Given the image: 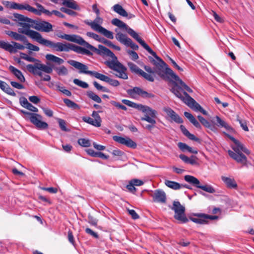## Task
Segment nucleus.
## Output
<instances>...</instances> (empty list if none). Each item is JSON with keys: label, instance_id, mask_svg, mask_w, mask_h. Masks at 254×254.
Wrapping results in <instances>:
<instances>
[{"label": "nucleus", "instance_id": "obj_1", "mask_svg": "<svg viewBox=\"0 0 254 254\" xmlns=\"http://www.w3.org/2000/svg\"><path fill=\"white\" fill-rule=\"evenodd\" d=\"M128 106L134 108L141 111L143 113V116L141 118L142 121H145L148 124H143L142 126L144 128L151 131L155 127L156 121L155 118L157 117V112L147 106L137 104L128 100Z\"/></svg>", "mask_w": 254, "mask_h": 254}, {"label": "nucleus", "instance_id": "obj_2", "mask_svg": "<svg viewBox=\"0 0 254 254\" xmlns=\"http://www.w3.org/2000/svg\"><path fill=\"white\" fill-rule=\"evenodd\" d=\"M99 48L103 50L104 53L111 58L105 62V64L110 69L117 72L116 74L117 76L123 79H127V74L125 72L126 68L118 60L117 57L109 49L100 45Z\"/></svg>", "mask_w": 254, "mask_h": 254}, {"label": "nucleus", "instance_id": "obj_3", "mask_svg": "<svg viewBox=\"0 0 254 254\" xmlns=\"http://www.w3.org/2000/svg\"><path fill=\"white\" fill-rule=\"evenodd\" d=\"M229 138L233 142L232 148L234 151L228 150L229 155L237 162L243 165H246L247 163V158L242 152L247 154H250V151L242 143L233 136H229Z\"/></svg>", "mask_w": 254, "mask_h": 254}, {"label": "nucleus", "instance_id": "obj_4", "mask_svg": "<svg viewBox=\"0 0 254 254\" xmlns=\"http://www.w3.org/2000/svg\"><path fill=\"white\" fill-rule=\"evenodd\" d=\"M158 72L159 75L164 78L165 80L172 81L171 79H174V81L173 82L175 85L173 87H176L181 94L182 88L186 89L190 93L192 92V90L171 69H167V71H164L159 68L158 69Z\"/></svg>", "mask_w": 254, "mask_h": 254}, {"label": "nucleus", "instance_id": "obj_5", "mask_svg": "<svg viewBox=\"0 0 254 254\" xmlns=\"http://www.w3.org/2000/svg\"><path fill=\"white\" fill-rule=\"evenodd\" d=\"M171 91L178 98L183 101L186 104L195 111H199L204 115H207V112L204 110L201 106L191 98L186 92L184 91V96L181 94L176 87H172Z\"/></svg>", "mask_w": 254, "mask_h": 254}, {"label": "nucleus", "instance_id": "obj_6", "mask_svg": "<svg viewBox=\"0 0 254 254\" xmlns=\"http://www.w3.org/2000/svg\"><path fill=\"white\" fill-rule=\"evenodd\" d=\"M35 20L32 19L31 21H24L23 22H19L18 25L22 28H19L18 32L19 33L25 34L38 43L42 37L38 32L30 30V28L34 29Z\"/></svg>", "mask_w": 254, "mask_h": 254}, {"label": "nucleus", "instance_id": "obj_7", "mask_svg": "<svg viewBox=\"0 0 254 254\" xmlns=\"http://www.w3.org/2000/svg\"><path fill=\"white\" fill-rule=\"evenodd\" d=\"M84 22L89 26L92 29L103 35L106 37L110 39L114 38L113 32L101 26L103 22V19L99 15H96V18L93 21L85 20Z\"/></svg>", "mask_w": 254, "mask_h": 254}, {"label": "nucleus", "instance_id": "obj_8", "mask_svg": "<svg viewBox=\"0 0 254 254\" xmlns=\"http://www.w3.org/2000/svg\"><path fill=\"white\" fill-rule=\"evenodd\" d=\"M27 70L34 75H37L41 77H43L42 80L46 81H49L51 80V76L49 75H45L43 77V73L41 71H44L47 73H51L53 71V69L50 66L41 63H35L34 64H29L26 66Z\"/></svg>", "mask_w": 254, "mask_h": 254}, {"label": "nucleus", "instance_id": "obj_9", "mask_svg": "<svg viewBox=\"0 0 254 254\" xmlns=\"http://www.w3.org/2000/svg\"><path fill=\"white\" fill-rule=\"evenodd\" d=\"M154 57L155 58V59H154L153 58L149 57L150 62L154 65L153 69H152L150 66L146 65H145L144 68L145 70L148 73H155L161 78L164 80V78L160 75H159V72H158V69L160 68L163 71H167V69L170 68H169L166 63L157 56V57Z\"/></svg>", "mask_w": 254, "mask_h": 254}, {"label": "nucleus", "instance_id": "obj_10", "mask_svg": "<svg viewBox=\"0 0 254 254\" xmlns=\"http://www.w3.org/2000/svg\"><path fill=\"white\" fill-rule=\"evenodd\" d=\"M57 36L58 37L63 39H65L68 41L75 42L79 45L83 46L93 52H96L98 51V50L96 47L85 41L80 36L76 35H68L66 34H58Z\"/></svg>", "mask_w": 254, "mask_h": 254}, {"label": "nucleus", "instance_id": "obj_11", "mask_svg": "<svg viewBox=\"0 0 254 254\" xmlns=\"http://www.w3.org/2000/svg\"><path fill=\"white\" fill-rule=\"evenodd\" d=\"M39 44L52 48L57 52H69L70 43L57 42L54 43L49 40L45 39L42 37L40 39Z\"/></svg>", "mask_w": 254, "mask_h": 254}, {"label": "nucleus", "instance_id": "obj_12", "mask_svg": "<svg viewBox=\"0 0 254 254\" xmlns=\"http://www.w3.org/2000/svg\"><path fill=\"white\" fill-rule=\"evenodd\" d=\"M184 179L186 182L207 192L213 193L215 192V189L211 186L207 184L205 185H201L199 181L196 178L192 176L186 175L184 177Z\"/></svg>", "mask_w": 254, "mask_h": 254}, {"label": "nucleus", "instance_id": "obj_13", "mask_svg": "<svg viewBox=\"0 0 254 254\" xmlns=\"http://www.w3.org/2000/svg\"><path fill=\"white\" fill-rule=\"evenodd\" d=\"M171 209L175 212L174 218L176 220L182 223H186L188 221V219L186 217L185 214V208L181 204L179 201H174Z\"/></svg>", "mask_w": 254, "mask_h": 254}, {"label": "nucleus", "instance_id": "obj_14", "mask_svg": "<svg viewBox=\"0 0 254 254\" xmlns=\"http://www.w3.org/2000/svg\"><path fill=\"white\" fill-rule=\"evenodd\" d=\"M67 63L75 68L78 69L80 73L89 74L90 76H94L96 78L97 76L98 72L94 71L88 70V66L74 60L68 61Z\"/></svg>", "mask_w": 254, "mask_h": 254}, {"label": "nucleus", "instance_id": "obj_15", "mask_svg": "<svg viewBox=\"0 0 254 254\" xmlns=\"http://www.w3.org/2000/svg\"><path fill=\"white\" fill-rule=\"evenodd\" d=\"M11 44L6 42L4 41H0V48L9 52L10 53H15L17 50H23L25 47L15 42L12 41Z\"/></svg>", "mask_w": 254, "mask_h": 254}, {"label": "nucleus", "instance_id": "obj_16", "mask_svg": "<svg viewBox=\"0 0 254 254\" xmlns=\"http://www.w3.org/2000/svg\"><path fill=\"white\" fill-rule=\"evenodd\" d=\"M128 34L138 42L153 57H157V55L150 47L139 36L138 34L131 28L128 26Z\"/></svg>", "mask_w": 254, "mask_h": 254}, {"label": "nucleus", "instance_id": "obj_17", "mask_svg": "<svg viewBox=\"0 0 254 254\" xmlns=\"http://www.w3.org/2000/svg\"><path fill=\"white\" fill-rule=\"evenodd\" d=\"M42 116L33 113L29 120L37 128L41 130L46 129L48 127V125L47 123L42 121Z\"/></svg>", "mask_w": 254, "mask_h": 254}, {"label": "nucleus", "instance_id": "obj_18", "mask_svg": "<svg viewBox=\"0 0 254 254\" xmlns=\"http://www.w3.org/2000/svg\"><path fill=\"white\" fill-rule=\"evenodd\" d=\"M92 117L93 118H90L89 117H83L82 118V120L84 122L94 127H100L101 125L102 120L98 112L96 111H93L92 114Z\"/></svg>", "mask_w": 254, "mask_h": 254}, {"label": "nucleus", "instance_id": "obj_19", "mask_svg": "<svg viewBox=\"0 0 254 254\" xmlns=\"http://www.w3.org/2000/svg\"><path fill=\"white\" fill-rule=\"evenodd\" d=\"M128 95L130 97L136 98L138 96H140L143 98H150L153 97V95L149 93L138 87H134L132 89L128 90Z\"/></svg>", "mask_w": 254, "mask_h": 254}, {"label": "nucleus", "instance_id": "obj_20", "mask_svg": "<svg viewBox=\"0 0 254 254\" xmlns=\"http://www.w3.org/2000/svg\"><path fill=\"white\" fill-rule=\"evenodd\" d=\"M52 28V25L47 21L35 20L34 29L38 31L49 32L53 31Z\"/></svg>", "mask_w": 254, "mask_h": 254}, {"label": "nucleus", "instance_id": "obj_21", "mask_svg": "<svg viewBox=\"0 0 254 254\" xmlns=\"http://www.w3.org/2000/svg\"><path fill=\"white\" fill-rule=\"evenodd\" d=\"M163 111L167 114L172 121L178 124H181L183 122V119L170 108H165L163 109Z\"/></svg>", "mask_w": 254, "mask_h": 254}, {"label": "nucleus", "instance_id": "obj_22", "mask_svg": "<svg viewBox=\"0 0 254 254\" xmlns=\"http://www.w3.org/2000/svg\"><path fill=\"white\" fill-rule=\"evenodd\" d=\"M152 197L154 202L164 203L166 201V193L162 190H155L153 194L152 195Z\"/></svg>", "mask_w": 254, "mask_h": 254}, {"label": "nucleus", "instance_id": "obj_23", "mask_svg": "<svg viewBox=\"0 0 254 254\" xmlns=\"http://www.w3.org/2000/svg\"><path fill=\"white\" fill-rule=\"evenodd\" d=\"M69 48V51L70 50H72L78 54L86 55L88 56H91L92 55V53L89 50L72 44H70Z\"/></svg>", "mask_w": 254, "mask_h": 254}, {"label": "nucleus", "instance_id": "obj_24", "mask_svg": "<svg viewBox=\"0 0 254 254\" xmlns=\"http://www.w3.org/2000/svg\"><path fill=\"white\" fill-rule=\"evenodd\" d=\"M194 216L196 217L190 218V220L192 222L200 224H206L207 223L206 214L202 213L195 214Z\"/></svg>", "mask_w": 254, "mask_h": 254}, {"label": "nucleus", "instance_id": "obj_25", "mask_svg": "<svg viewBox=\"0 0 254 254\" xmlns=\"http://www.w3.org/2000/svg\"><path fill=\"white\" fill-rule=\"evenodd\" d=\"M96 78L107 82L113 86H118L119 85V82L118 80L112 79L108 76L100 73H98Z\"/></svg>", "mask_w": 254, "mask_h": 254}, {"label": "nucleus", "instance_id": "obj_26", "mask_svg": "<svg viewBox=\"0 0 254 254\" xmlns=\"http://www.w3.org/2000/svg\"><path fill=\"white\" fill-rule=\"evenodd\" d=\"M6 34L15 40L23 42L24 43H25L26 42H27L26 37L20 34L19 33H18L11 31H8L6 32Z\"/></svg>", "mask_w": 254, "mask_h": 254}, {"label": "nucleus", "instance_id": "obj_27", "mask_svg": "<svg viewBox=\"0 0 254 254\" xmlns=\"http://www.w3.org/2000/svg\"><path fill=\"white\" fill-rule=\"evenodd\" d=\"M221 179L228 188H237V184L233 178L222 176Z\"/></svg>", "mask_w": 254, "mask_h": 254}, {"label": "nucleus", "instance_id": "obj_28", "mask_svg": "<svg viewBox=\"0 0 254 254\" xmlns=\"http://www.w3.org/2000/svg\"><path fill=\"white\" fill-rule=\"evenodd\" d=\"M8 68L20 82H24L25 81V78L22 73L19 70L17 69L12 65H10Z\"/></svg>", "mask_w": 254, "mask_h": 254}, {"label": "nucleus", "instance_id": "obj_29", "mask_svg": "<svg viewBox=\"0 0 254 254\" xmlns=\"http://www.w3.org/2000/svg\"><path fill=\"white\" fill-rule=\"evenodd\" d=\"M179 157L184 162L186 163L190 164L192 165H198L197 158L194 156H191L189 158L184 154H181Z\"/></svg>", "mask_w": 254, "mask_h": 254}, {"label": "nucleus", "instance_id": "obj_30", "mask_svg": "<svg viewBox=\"0 0 254 254\" xmlns=\"http://www.w3.org/2000/svg\"><path fill=\"white\" fill-rule=\"evenodd\" d=\"M111 23L113 25L118 27L117 29H119V31L120 30H127V24L117 18L113 19Z\"/></svg>", "mask_w": 254, "mask_h": 254}, {"label": "nucleus", "instance_id": "obj_31", "mask_svg": "<svg viewBox=\"0 0 254 254\" xmlns=\"http://www.w3.org/2000/svg\"><path fill=\"white\" fill-rule=\"evenodd\" d=\"M12 9H19V10H26L30 12V10H32V6L29 4L25 3V4H20L13 2V3L12 5Z\"/></svg>", "mask_w": 254, "mask_h": 254}, {"label": "nucleus", "instance_id": "obj_32", "mask_svg": "<svg viewBox=\"0 0 254 254\" xmlns=\"http://www.w3.org/2000/svg\"><path fill=\"white\" fill-rule=\"evenodd\" d=\"M164 184L168 188L174 190H178L182 188V185L176 182L165 180Z\"/></svg>", "mask_w": 254, "mask_h": 254}, {"label": "nucleus", "instance_id": "obj_33", "mask_svg": "<svg viewBox=\"0 0 254 254\" xmlns=\"http://www.w3.org/2000/svg\"><path fill=\"white\" fill-rule=\"evenodd\" d=\"M197 118L199 122L203 125L205 127H207L212 131H215L216 130L215 127L211 125L208 121L205 120L203 117L201 116H198Z\"/></svg>", "mask_w": 254, "mask_h": 254}, {"label": "nucleus", "instance_id": "obj_34", "mask_svg": "<svg viewBox=\"0 0 254 254\" xmlns=\"http://www.w3.org/2000/svg\"><path fill=\"white\" fill-rule=\"evenodd\" d=\"M184 115L196 128H201L200 124L190 113L185 112Z\"/></svg>", "mask_w": 254, "mask_h": 254}, {"label": "nucleus", "instance_id": "obj_35", "mask_svg": "<svg viewBox=\"0 0 254 254\" xmlns=\"http://www.w3.org/2000/svg\"><path fill=\"white\" fill-rule=\"evenodd\" d=\"M178 146L179 148L183 151L187 150L188 152L195 154H197L198 152L197 150L192 149L191 147H190L185 143L179 142Z\"/></svg>", "mask_w": 254, "mask_h": 254}, {"label": "nucleus", "instance_id": "obj_36", "mask_svg": "<svg viewBox=\"0 0 254 254\" xmlns=\"http://www.w3.org/2000/svg\"><path fill=\"white\" fill-rule=\"evenodd\" d=\"M112 9L115 12L120 14V15L124 17L127 16V12L120 4H116L114 5L112 7Z\"/></svg>", "mask_w": 254, "mask_h": 254}, {"label": "nucleus", "instance_id": "obj_37", "mask_svg": "<svg viewBox=\"0 0 254 254\" xmlns=\"http://www.w3.org/2000/svg\"><path fill=\"white\" fill-rule=\"evenodd\" d=\"M115 31L117 32L116 38L121 43L125 45H127V36L119 31V29H116Z\"/></svg>", "mask_w": 254, "mask_h": 254}, {"label": "nucleus", "instance_id": "obj_38", "mask_svg": "<svg viewBox=\"0 0 254 254\" xmlns=\"http://www.w3.org/2000/svg\"><path fill=\"white\" fill-rule=\"evenodd\" d=\"M215 118L216 119V122L215 123V121H213V122L217 126L221 127H224L227 130H229L231 128V127L224 121L222 120L218 116H216Z\"/></svg>", "mask_w": 254, "mask_h": 254}, {"label": "nucleus", "instance_id": "obj_39", "mask_svg": "<svg viewBox=\"0 0 254 254\" xmlns=\"http://www.w3.org/2000/svg\"><path fill=\"white\" fill-rule=\"evenodd\" d=\"M45 57L47 60L59 64H62L64 62V61L62 59L52 54H47Z\"/></svg>", "mask_w": 254, "mask_h": 254}, {"label": "nucleus", "instance_id": "obj_40", "mask_svg": "<svg viewBox=\"0 0 254 254\" xmlns=\"http://www.w3.org/2000/svg\"><path fill=\"white\" fill-rule=\"evenodd\" d=\"M14 20L19 22H22L24 21H31L32 19L24 16L23 15L18 13H13V14Z\"/></svg>", "mask_w": 254, "mask_h": 254}, {"label": "nucleus", "instance_id": "obj_41", "mask_svg": "<svg viewBox=\"0 0 254 254\" xmlns=\"http://www.w3.org/2000/svg\"><path fill=\"white\" fill-rule=\"evenodd\" d=\"M36 5L38 9H37L34 7H32V9H33V10H30V12H32L37 15H41V14L43 13L45 8L41 4L37 3H36Z\"/></svg>", "mask_w": 254, "mask_h": 254}, {"label": "nucleus", "instance_id": "obj_42", "mask_svg": "<svg viewBox=\"0 0 254 254\" xmlns=\"http://www.w3.org/2000/svg\"><path fill=\"white\" fill-rule=\"evenodd\" d=\"M36 5L38 9H37L34 7H32V9H33V10H30V12H32L37 15H41V14L43 13L45 8L41 4L37 3H36Z\"/></svg>", "mask_w": 254, "mask_h": 254}, {"label": "nucleus", "instance_id": "obj_43", "mask_svg": "<svg viewBox=\"0 0 254 254\" xmlns=\"http://www.w3.org/2000/svg\"><path fill=\"white\" fill-rule=\"evenodd\" d=\"M36 5L38 9H37L34 7H32V9H33V10H30V12H32L37 15H41V14L43 13L45 8L41 4L37 3H36Z\"/></svg>", "mask_w": 254, "mask_h": 254}, {"label": "nucleus", "instance_id": "obj_44", "mask_svg": "<svg viewBox=\"0 0 254 254\" xmlns=\"http://www.w3.org/2000/svg\"><path fill=\"white\" fill-rule=\"evenodd\" d=\"M87 95L89 98L98 103H100L102 102L100 97L91 91L87 92Z\"/></svg>", "mask_w": 254, "mask_h": 254}, {"label": "nucleus", "instance_id": "obj_45", "mask_svg": "<svg viewBox=\"0 0 254 254\" xmlns=\"http://www.w3.org/2000/svg\"><path fill=\"white\" fill-rule=\"evenodd\" d=\"M64 102L68 108L73 109H79V106L76 103L68 99H64Z\"/></svg>", "mask_w": 254, "mask_h": 254}, {"label": "nucleus", "instance_id": "obj_46", "mask_svg": "<svg viewBox=\"0 0 254 254\" xmlns=\"http://www.w3.org/2000/svg\"><path fill=\"white\" fill-rule=\"evenodd\" d=\"M63 4L66 5L68 7L74 9H78L79 7L74 1H71V0H64Z\"/></svg>", "mask_w": 254, "mask_h": 254}, {"label": "nucleus", "instance_id": "obj_47", "mask_svg": "<svg viewBox=\"0 0 254 254\" xmlns=\"http://www.w3.org/2000/svg\"><path fill=\"white\" fill-rule=\"evenodd\" d=\"M128 66L129 67L130 70L136 74L140 75L142 71L136 65L132 63H128Z\"/></svg>", "mask_w": 254, "mask_h": 254}, {"label": "nucleus", "instance_id": "obj_48", "mask_svg": "<svg viewBox=\"0 0 254 254\" xmlns=\"http://www.w3.org/2000/svg\"><path fill=\"white\" fill-rule=\"evenodd\" d=\"M55 70L59 75H66L68 74L67 69L64 65L55 68Z\"/></svg>", "mask_w": 254, "mask_h": 254}, {"label": "nucleus", "instance_id": "obj_49", "mask_svg": "<svg viewBox=\"0 0 254 254\" xmlns=\"http://www.w3.org/2000/svg\"><path fill=\"white\" fill-rule=\"evenodd\" d=\"M78 143L80 145L84 147H89L91 145L90 140L86 138L79 139L78 140Z\"/></svg>", "mask_w": 254, "mask_h": 254}, {"label": "nucleus", "instance_id": "obj_50", "mask_svg": "<svg viewBox=\"0 0 254 254\" xmlns=\"http://www.w3.org/2000/svg\"><path fill=\"white\" fill-rule=\"evenodd\" d=\"M113 139L114 141L124 145H127V139L125 138L115 135L113 137Z\"/></svg>", "mask_w": 254, "mask_h": 254}, {"label": "nucleus", "instance_id": "obj_51", "mask_svg": "<svg viewBox=\"0 0 254 254\" xmlns=\"http://www.w3.org/2000/svg\"><path fill=\"white\" fill-rule=\"evenodd\" d=\"M73 83L75 84H76L83 88L86 89L88 87V84L86 82L82 81L81 80H80L78 79H74L73 80Z\"/></svg>", "mask_w": 254, "mask_h": 254}, {"label": "nucleus", "instance_id": "obj_52", "mask_svg": "<svg viewBox=\"0 0 254 254\" xmlns=\"http://www.w3.org/2000/svg\"><path fill=\"white\" fill-rule=\"evenodd\" d=\"M236 120H237V122H238L239 123V124L241 125V127H242V128L245 131H249V128H248V127H247V123H246V121H243V120H241L239 118L238 115L237 116Z\"/></svg>", "mask_w": 254, "mask_h": 254}, {"label": "nucleus", "instance_id": "obj_53", "mask_svg": "<svg viewBox=\"0 0 254 254\" xmlns=\"http://www.w3.org/2000/svg\"><path fill=\"white\" fill-rule=\"evenodd\" d=\"M57 89L59 90L60 92L63 93L65 95H66L67 96H71V93L70 91L68 90L65 89L64 88V86H61L59 84L56 85Z\"/></svg>", "mask_w": 254, "mask_h": 254}, {"label": "nucleus", "instance_id": "obj_54", "mask_svg": "<svg viewBox=\"0 0 254 254\" xmlns=\"http://www.w3.org/2000/svg\"><path fill=\"white\" fill-rule=\"evenodd\" d=\"M25 44L26 45V48L31 51L38 52L40 50V48H39V47L34 45L31 43L28 42L27 40Z\"/></svg>", "mask_w": 254, "mask_h": 254}, {"label": "nucleus", "instance_id": "obj_55", "mask_svg": "<svg viewBox=\"0 0 254 254\" xmlns=\"http://www.w3.org/2000/svg\"><path fill=\"white\" fill-rule=\"evenodd\" d=\"M140 75L149 81L152 82L154 81V77L151 73H146L142 70Z\"/></svg>", "mask_w": 254, "mask_h": 254}, {"label": "nucleus", "instance_id": "obj_56", "mask_svg": "<svg viewBox=\"0 0 254 254\" xmlns=\"http://www.w3.org/2000/svg\"><path fill=\"white\" fill-rule=\"evenodd\" d=\"M58 121L59 124V126L62 130L65 131L68 130L66 127V123L64 120L61 119H58Z\"/></svg>", "mask_w": 254, "mask_h": 254}, {"label": "nucleus", "instance_id": "obj_57", "mask_svg": "<svg viewBox=\"0 0 254 254\" xmlns=\"http://www.w3.org/2000/svg\"><path fill=\"white\" fill-rule=\"evenodd\" d=\"M86 35L88 37L92 38L98 42H100L102 38L98 34L91 32H87L86 33Z\"/></svg>", "mask_w": 254, "mask_h": 254}, {"label": "nucleus", "instance_id": "obj_58", "mask_svg": "<svg viewBox=\"0 0 254 254\" xmlns=\"http://www.w3.org/2000/svg\"><path fill=\"white\" fill-rule=\"evenodd\" d=\"M128 55H129V58L133 61H135L138 58L137 54L133 51L128 50Z\"/></svg>", "mask_w": 254, "mask_h": 254}, {"label": "nucleus", "instance_id": "obj_59", "mask_svg": "<svg viewBox=\"0 0 254 254\" xmlns=\"http://www.w3.org/2000/svg\"><path fill=\"white\" fill-rule=\"evenodd\" d=\"M128 213L131 216L132 219L133 220H136L139 218V216L134 210L128 209Z\"/></svg>", "mask_w": 254, "mask_h": 254}, {"label": "nucleus", "instance_id": "obj_60", "mask_svg": "<svg viewBox=\"0 0 254 254\" xmlns=\"http://www.w3.org/2000/svg\"><path fill=\"white\" fill-rule=\"evenodd\" d=\"M3 91L11 96H15L16 95L13 90L8 85L6 86V88Z\"/></svg>", "mask_w": 254, "mask_h": 254}, {"label": "nucleus", "instance_id": "obj_61", "mask_svg": "<svg viewBox=\"0 0 254 254\" xmlns=\"http://www.w3.org/2000/svg\"><path fill=\"white\" fill-rule=\"evenodd\" d=\"M94 86L96 87V88L99 90H101L103 92H108L107 88L105 87H103L100 85L97 82L94 81L93 82Z\"/></svg>", "mask_w": 254, "mask_h": 254}, {"label": "nucleus", "instance_id": "obj_62", "mask_svg": "<svg viewBox=\"0 0 254 254\" xmlns=\"http://www.w3.org/2000/svg\"><path fill=\"white\" fill-rule=\"evenodd\" d=\"M85 231L87 234L92 236L93 237L96 239L99 238V236L97 233L92 231L91 229L87 228Z\"/></svg>", "mask_w": 254, "mask_h": 254}, {"label": "nucleus", "instance_id": "obj_63", "mask_svg": "<svg viewBox=\"0 0 254 254\" xmlns=\"http://www.w3.org/2000/svg\"><path fill=\"white\" fill-rule=\"evenodd\" d=\"M111 103L114 105V106L116 107L118 109H120L123 110H126L127 108L124 105H122L121 103L117 102L114 101H111Z\"/></svg>", "mask_w": 254, "mask_h": 254}, {"label": "nucleus", "instance_id": "obj_64", "mask_svg": "<svg viewBox=\"0 0 254 254\" xmlns=\"http://www.w3.org/2000/svg\"><path fill=\"white\" fill-rule=\"evenodd\" d=\"M128 47H130L134 50H137L138 49V46L129 38H128Z\"/></svg>", "mask_w": 254, "mask_h": 254}]
</instances>
